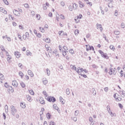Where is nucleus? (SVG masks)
Instances as JSON below:
<instances>
[{
  "label": "nucleus",
  "instance_id": "nucleus-22",
  "mask_svg": "<svg viewBox=\"0 0 125 125\" xmlns=\"http://www.w3.org/2000/svg\"><path fill=\"white\" fill-rule=\"evenodd\" d=\"M114 34L116 35H120L121 34V32L118 30H115L114 31Z\"/></svg>",
  "mask_w": 125,
  "mask_h": 125
},
{
  "label": "nucleus",
  "instance_id": "nucleus-6",
  "mask_svg": "<svg viewBox=\"0 0 125 125\" xmlns=\"http://www.w3.org/2000/svg\"><path fill=\"white\" fill-rule=\"evenodd\" d=\"M13 13L14 15H16V16H18V17L20 16V13L17 10H15V9L14 10Z\"/></svg>",
  "mask_w": 125,
  "mask_h": 125
},
{
  "label": "nucleus",
  "instance_id": "nucleus-4",
  "mask_svg": "<svg viewBox=\"0 0 125 125\" xmlns=\"http://www.w3.org/2000/svg\"><path fill=\"white\" fill-rule=\"evenodd\" d=\"M86 51H88L89 50H93V51H94V47L93 46H90L89 45H86Z\"/></svg>",
  "mask_w": 125,
  "mask_h": 125
},
{
  "label": "nucleus",
  "instance_id": "nucleus-58",
  "mask_svg": "<svg viewBox=\"0 0 125 125\" xmlns=\"http://www.w3.org/2000/svg\"><path fill=\"white\" fill-rule=\"evenodd\" d=\"M61 5L62 6H65V2H64V1H61Z\"/></svg>",
  "mask_w": 125,
  "mask_h": 125
},
{
  "label": "nucleus",
  "instance_id": "nucleus-60",
  "mask_svg": "<svg viewBox=\"0 0 125 125\" xmlns=\"http://www.w3.org/2000/svg\"><path fill=\"white\" fill-rule=\"evenodd\" d=\"M69 53H71V54H73L74 53V50L72 49H70L69 50Z\"/></svg>",
  "mask_w": 125,
  "mask_h": 125
},
{
  "label": "nucleus",
  "instance_id": "nucleus-1",
  "mask_svg": "<svg viewBox=\"0 0 125 125\" xmlns=\"http://www.w3.org/2000/svg\"><path fill=\"white\" fill-rule=\"evenodd\" d=\"M10 109L11 113L12 116H15V113L17 112V109H16V108H15V106H14V105H11Z\"/></svg>",
  "mask_w": 125,
  "mask_h": 125
},
{
  "label": "nucleus",
  "instance_id": "nucleus-40",
  "mask_svg": "<svg viewBox=\"0 0 125 125\" xmlns=\"http://www.w3.org/2000/svg\"><path fill=\"white\" fill-rule=\"evenodd\" d=\"M4 86L5 87H6V88H8L9 87V85H8V84L7 83V82H6L4 83Z\"/></svg>",
  "mask_w": 125,
  "mask_h": 125
},
{
  "label": "nucleus",
  "instance_id": "nucleus-48",
  "mask_svg": "<svg viewBox=\"0 0 125 125\" xmlns=\"http://www.w3.org/2000/svg\"><path fill=\"white\" fill-rule=\"evenodd\" d=\"M63 33H64V32L63 31H59V35L60 36H63Z\"/></svg>",
  "mask_w": 125,
  "mask_h": 125
},
{
  "label": "nucleus",
  "instance_id": "nucleus-14",
  "mask_svg": "<svg viewBox=\"0 0 125 125\" xmlns=\"http://www.w3.org/2000/svg\"><path fill=\"white\" fill-rule=\"evenodd\" d=\"M20 85L22 88H25V87H26V84H25L23 82H20Z\"/></svg>",
  "mask_w": 125,
  "mask_h": 125
},
{
  "label": "nucleus",
  "instance_id": "nucleus-26",
  "mask_svg": "<svg viewBox=\"0 0 125 125\" xmlns=\"http://www.w3.org/2000/svg\"><path fill=\"white\" fill-rule=\"evenodd\" d=\"M66 93L67 95H70V89L67 88L66 89Z\"/></svg>",
  "mask_w": 125,
  "mask_h": 125
},
{
  "label": "nucleus",
  "instance_id": "nucleus-46",
  "mask_svg": "<svg viewBox=\"0 0 125 125\" xmlns=\"http://www.w3.org/2000/svg\"><path fill=\"white\" fill-rule=\"evenodd\" d=\"M3 2L5 3V4L8 5V1H7V0H3Z\"/></svg>",
  "mask_w": 125,
  "mask_h": 125
},
{
  "label": "nucleus",
  "instance_id": "nucleus-33",
  "mask_svg": "<svg viewBox=\"0 0 125 125\" xmlns=\"http://www.w3.org/2000/svg\"><path fill=\"white\" fill-rule=\"evenodd\" d=\"M122 97H125V94L124 91H120Z\"/></svg>",
  "mask_w": 125,
  "mask_h": 125
},
{
  "label": "nucleus",
  "instance_id": "nucleus-17",
  "mask_svg": "<svg viewBox=\"0 0 125 125\" xmlns=\"http://www.w3.org/2000/svg\"><path fill=\"white\" fill-rule=\"evenodd\" d=\"M79 33H80V30H79V29H76L74 31L75 36H78L79 35Z\"/></svg>",
  "mask_w": 125,
  "mask_h": 125
},
{
  "label": "nucleus",
  "instance_id": "nucleus-56",
  "mask_svg": "<svg viewBox=\"0 0 125 125\" xmlns=\"http://www.w3.org/2000/svg\"><path fill=\"white\" fill-rule=\"evenodd\" d=\"M18 38L20 40V41H23V40L22 39V36H21V35L19 34Z\"/></svg>",
  "mask_w": 125,
  "mask_h": 125
},
{
  "label": "nucleus",
  "instance_id": "nucleus-18",
  "mask_svg": "<svg viewBox=\"0 0 125 125\" xmlns=\"http://www.w3.org/2000/svg\"><path fill=\"white\" fill-rule=\"evenodd\" d=\"M19 76H20V77H21V79H23V77H24V74L23 73V72L21 71L19 72Z\"/></svg>",
  "mask_w": 125,
  "mask_h": 125
},
{
  "label": "nucleus",
  "instance_id": "nucleus-23",
  "mask_svg": "<svg viewBox=\"0 0 125 125\" xmlns=\"http://www.w3.org/2000/svg\"><path fill=\"white\" fill-rule=\"evenodd\" d=\"M0 79L1 81H2V80H4V76H3V74L0 73Z\"/></svg>",
  "mask_w": 125,
  "mask_h": 125
},
{
  "label": "nucleus",
  "instance_id": "nucleus-45",
  "mask_svg": "<svg viewBox=\"0 0 125 125\" xmlns=\"http://www.w3.org/2000/svg\"><path fill=\"white\" fill-rule=\"evenodd\" d=\"M0 48L2 50V51H5V49H4V46H3V45H1L0 46Z\"/></svg>",
  "mask_w": 125,
  "mask_h": 125
},
{
  "label": "nucleus",
  "instance_id": "nucleus-9",
  "mask_svg": "<svg viewBox=\"0 0 125 125\" xmlns=\"http://www.w3.org/2000/svg\"><path fill=\"white\" fill-rule=\"evenodd\" d=\"M39 102H40L41 104H42L43 105H44V104H45V102L44 101V100H43L42 97H40L39 99Z\"/></svg>",
  "mask_w": 125,
  "mask_h": 125
},
{
  "label": "nucleus",
  "instance_id": "nucleus-5",
  "mask_svg": "<svg viewBox=\"0 0 125 125\" xmlns=\"http://www.w3.org/2000/svg\"><path fill=\"white\" fill-rule=\"evenodd\" d=\"M97 29H100L101 32L103 31V28H102V25L101 24L97 23Z\"/></svg>",
  "mask_w": 125,
  "mask_h": 125
},
{
  "label": "nucleus",
  "instance_id": "nucleus-53",
  "mask_svg": "<svg viewBox=\"0 0 125 125\" xmlns=\"http://www.w3.org/2000/svg\"><path fill=\"white\" fill-rule=\"evenodd\" d=\"M92 67L95 69H97V68H98V66H96L95 64H93L92 65Z\"/></svg>",
  "mask_w": 125,
  "mask_h": 125
},
{
  "label": "nucleus",
  "instance_id": "nucleus-16",
  "mask_svg": "<svg viewBox=\"0 0 125 125\" xmlns=\"http://www.w3.org/2000/svg\"><path fill=\"white\" fill-rule=\"evenodd\" d=\"M26 55L27 56H32V53L30 51L27 50L26 51Z\"/></svg>",
  "mask_w": 125,
  "mask_h": 125
},
{
  "label": "nucleus",
  "instance_id": "nucleus-31",
  "mask_svg": "<svg viewBox=\"0 0 125 125\" xmlns=\"http://www.w3.org/2000/svg\"><path fill=\"white\" fill-rule=\"evenodd\" d=\"M39 30L40 32H42V33H44V29L42 27H39Z\"/></svg>",
  "mask_w": 125,
  "mask_h": 125
},
{
  "label": "nucleus",
  "instance_id": "nucleus-50",
  "mask_svg": "<svg viewBox=\"0 0 125 125\" xmlns=\"http://www.w3.org/2000/svg\"><path fill=\"white\" fill-rule=\"evenodd\" d=\"M79 75H81V76L82 77H83V78H87V76L85 74H82V73H81V74H79Z\"/></svg>",
  "mask_w": 125,
  "mask_h": 125
},
{
  "label": "nucleus",
  "instance_id": "nucleus-21",
  "mask_svg": "<svg viewBox=\"0 0 125 125\" xmlns=\"http://www.w3.org/2000/svg\"><path fill=\"white\" fill-rule=\"evenodd\" d=\"M46 74L47 76H50V70H49V69L47 68L46 69Z\"/></svg>",
  "mask_w": 125,
  "mask_h": 125
},
{
  "label": "nucleus",
  "instance_id": "nucleus-63",
  "mask_svg": "<svg viewBox=\"0 0 125 125\" xmlns=\"http://www.w3.org/2000/svg\"><path fill=\"white\" fill-rule=\"evenodd\" d=\"M60 18L61 19H65V17L63 15H60Z\"/></svg>",
  "mask_w": 125,
  "mask_h": 125
},
{
  "label": "nucleus",
  "instance_id": "nucleus-2",
  "mask_svg": "<svg viewBox=\"0 0 125 125\" xmlns=\"http://www.w3.org/2000/svg\"><path fill=\"white\" fill-rule=\"evenodd\" d=\"M99 52L101 54L102 57L105 59H109V57H108L107 53L103 52V51L101 50H99Z\"/></svg>",
  "mask_w": 125,
  "mask_h": 125
},
{
  "label": "nucleus",
  "instance_id": "nucleus-11",
  "mask_svg": "<svg viewBox=\"0 0 125 125\" xmlns=\"http://www.w3.org/2000/svg\"><path fill=\"white\" fill-rule=\"evenodd\" d=\"M27 72L28 75H29V76H30L31 78H33V77H34V73H33V72H32L31 70H28Z\"/></svg>",
  "mask_w": 125,
  "mask_h": 125
},
{
  "label": "nucleus",
  "instance_id": "nucleus-47",
  "mask_svg": "<svg viewBox=\"0 0 125 125\" xmlns=\"http://www.w3.org/2000/svg\"><path fill=\"white\" fill-rule=\"evenodd\" d=\"M36 18H37L38 20H40V19H41V16L40 15V14L36 15Z\"/></svg>",
  "mask_w": 125,
  "mask_h": 125
},
{
  "label": "nucleus",
  "instance_id": "nucleus-54",
  "mask_svg": "<svg viewBox=\"0 0 125 125\" xmlns=\"http://www.w3.org/2000/svg\"><path fill=\"white\" fill-rule=\"evenodd\" d=\"M19 28H20L21 30H24V27L21 25H19Z\"/></svg>",
  "mask_w": 125,
  "mask_h": 125
},
{
  "label": "nucleus",
  "instance_id": "nucleus-57",
  "mask_svg": "<svg viewBox=\"0 0 125 125\" xmlns=\"http://www.w3.org/2000/svg\"><path fill=\"white\" fill-rule=\"evenodd\" d=\"M44 96H45V99H46V100H47L48 99L49 97L48 96V94L45 95Z\"/></svg>",
  "mask_w": 125,
  "mask_h": 125
},
{
  "label": "nucleus",
  "instance_id": "nucleus-8",
  "mask_svg": "<svg viewBox=\"0 0 125 125\" xmlns=\"http://www.w3.org/2000/svg\"><path fill=\"white\" fill-rule=\"evenodd\" d=\"M0 12H2V13H4V14H7V12L6 11V10H5L2 7L0 8Z\"/></svg>",
  "mask_w": 125,
  "mask_h": 125
},
{
  "label": "nucleus",
  "instance_id": "nucleus-51",
  "mask_svg": "<svg viewBox=\"0 0 125 125\" xmlns=\"http://www.w3.org/2000/svg\"><path fill=\"white\" fill-rule=\"evenodd\" d=\"M121 28H122L123 29H124V28H125V23L122 22V23H121Z\"/></svg>",
  "mask_w": 125,
  "mask_h": 125
},
{
  "label": "nucleus",
  "instance_id": "nucleus-55",
  "mask_svg": "<svg viewBox=\"0 0 125 125\" xmlns=\"http://www.w3.org/2000/svg\"><path fill=\"white\" fill-rule=\"evenodd\" d=\"M24 35H25L28 39H29V38L30 37V36H29V33L27 32H26L25 33V34Z\"/></svg>",
  "mask_w": 125,
  "mask_h": 125
},
{
  "label": "nucleus",
  "instance_id": "nucleus-12",
  "mask_svg": "<svg viewBox=\"0 0 125 125\" xmlns=\"http://www.w3.org/2000/svg\"><path fill=\"white\" fill-rule=\"evenodd\" d=\"M109 70L110 71L108 72V74L110 75V76H112V75L114 74L113 69L111 67H109Z\"/></svg>",
  "mask_w": 125,
  "mask_h": 125
},
{
  "label": "nucleus",
  "instance_id": "nucleus-52",
  "mask_svg": "<svg viewBox=\"0 0 125 125\" xmlns=\"http://www.w3.org/2000/svg\"><path fill=\"white\" fill-rule=\"evenodd\" d=\"M116 73H117V69L114 68L113 69V75H116Z\"/></svg>",
  "mask_w": 125,
  "mask_h": 125
},
{
  "label": "nucleus",
  "instance_id": "nucleus-20",
  "mask_svg": "<svg viewBox=\"0 0 125 125\" xmlns=\"http://www.w3.org/2000/svg\"><path fill=\"white\" fill-rule=\"evenodd\" d=\"M103 37L105 41H106V42H109V40L106 39V35H105V34H103Z\"/></svg>",
  "mask_w": 125,
  "mask_h": 125
},
{
  "label": "nucleus",
  "instance_id": "nucleus-49",
  "mask_svg": "<svg viewBox=\"0 0 125 125\" xmlns=\"http://www.w3.org/2000/svg\"><path fill=\"white\" fill-rule=\"evenodd\" d=\"M22 38L23 39V40L25 41L27 39H29L26 36H25V35H23L22 36Z\"/></svg>",
  "mask_w": 125,
  "mask_h": 125
},
{
  "label": "nucleus",
  "instance_id": "nucleus-59",
  "mask_svg": "<svg viewBox=\"0 0 125 125\" xmlns=\"http://www.w3.org/2000/svg\"><path fill=\"white\" fill-rule=\"evenodd\" d=\"M24 7H26V8H29V4L28 3H25L24 4Z\"/></svg>",
  "mask_w": 125,
  "mask_h": 125
},
{
  "label": "nucleus",
  "instance_id": "nucleus-3",
  "mask_svg": "<svg viewBox=\"0 0 125 125\" xmlns=\"http://www.w3.org/2000/svg\"><path fill=\"white\" fill-rule=\"evenodd\" d=\"M48 102H55L56 101V99L54 97H49L48 100H47Z\"/></svg>",
  "mask_w": 125,
  "mask_h": 125
},
{
  "label": "nucleus",
  "instance_id": "nucleus-35",
  "mask_svg": "<svg viewBox=\"0 0 125 125\" xmlns=\"http://www.w3.org/2000/svg\"><path fill=\"white\" fill-rule=\"evenodd\" d=\"M67 52H68L66 51H62L63 56H64V57L66 56V55H67Z\"/></svg>",
  "mask_w": 125,
  "mask_h": 125
},
{
  "label": "nucleus",
  "instance_id": "nucleus-34",
  "mask_svg": "<svg viewBox=\"0 0 125 125\" xmlns=\"http://www.w3.org/2000/svg\"><path fill=\"white\" fill-rule=\"evenodd\" d=\"M42 83L44 85L46 84V83H48L47 79H45V80H43Z\"/></svg>",
  "mask_w": 125,
  "mask_h": 125
},
{
  "label": "nucleus",
  "instance_id": "nucleus-7",
  "mask_svg": "<svg viewBox=\"0 0 125 125\" xmlns=\"http://www.w3.org/2000/svg\"><path fill=\"white\" fill-rule=\"evenodd\" d=\"M12 85H13L14 87H17V86H18V83H17L16 80H13L12 81Z\"/></svg>",
  "mask_w": 125,
  "mask_h": 125
},
{
  "label": "nucleus",
  "instance_id": "nucleus-38",
  "mask_svg": "<svg viewBox=\"0 0 125 125\" xmlns=\"http://www.w3.org/2000/svg\"><path fill=\"white\" fill-rule=\"evenodd\" d=\"M80 70H81V67H79L77 68V73H78V74H79V75H81V71H80Z\"/></svg>",
  "mask_w": 125,
  "mask_h": 125
},
{
  "label": "nucleus",
  "instance_id": "nucleus-64",
  "mask_svg": "<svg viewBox=\"0 0 125 125\" xmlns=\"http://www.w3.org/2000/svg\"><path fill=\"white\" fill-rule=\"evenodd\" d=\"M118 10H115V14H114V15L115 16H118Z\"/></svg>",
  "mask_w": 125,
  "mask_h": 125
},
{
  "label": "nucleus",
  "instance_id": "nucleus-61",
  "mask_svg": "<svg viewBox=\"0 0 125 125\" xmlns=\"http://www.w3.org/2000/svg\"><path fill=\"white\" fill-rule=\"evenodd\" d=\"M69 10H70V11H72L73 10V7L71 5H70L68 7Z\"/></svg>",
  "mask_w": 125,
  "mask_h": 125
},
{
  "label": "nucleus",
  "instance_id": "nucleus-39",
  "mask_svg": "<svg viewBox=\"0 0 125 125\" xmlns=\"http://www.w3.org/2000/svg\"><path fill=\"white\" fill-rule=\"evenodd\" d=\"M109 48L110 49H112V50H115V47H114V45H110V46H109Z\"/></svg>",
  "mask_w": 125,
  "mask_h": 125
},
{
  "label": "nucleus",
  "instance_id": "nucleus-19",
  "mask_svg": "<svg viewBox=\"0 0 125 125\" xmlns=\"http://www.w3.org/2000/svg\"><path fill=\"white\" fill-rule=\"evenodd\" d=\"M5 112L6 113H8V105H6L5 106Z\"/></svg>",
  "mask_w": 125,
  "mask_h": 125
},
{
  "label": "nucleus",
  "instance_id": "nucleus-32",
  "mask_svg": "<svg viewBox=\"0 0 125 125\" xmlns=\"http://www.w3.org/2000/svg\"><path fill=\"white\" fill-rule=\"evenodd\" d=\"M72 66L74 70L77 72V71H78V68H77V67L75 65H71V67H72Z\"/></svg>",
  "mask_w": 125,
  "mask_h": 125
},
{
  "label": "nucleus",
  "instance_id": "nucleus-15",
  "mask_svg": "<svg viewBox=\"0 0 125 125\" xmlns=\"http://www.w3.org/2000/svg\"><path fill=\"white\" fill-rule=\"evenodd\" d=\"M43 41H44V42H47V43H49V42H50V39L49 38H47L46 39H43Z\"/></svg>",
  "mask_w": 125,
  "mask_h": 125
},
{
  "label": "nucleus",
  "instance_id": "nucleus-41",
  "mask_svg": "<svg viewBox=\"0 0 125 125\" xmlns=\"http://www.w3.org/2000/svg\"><path fill=\"white\" fill-rule=\"evenodd\" d=\"M115 100L117 101H121V100H122V98H120V97H118L116 98H115Z\"/></svg>",
  "mask_w": 125,
  "mask_h": 125
},
{
  "label": "nucleus",
  "instance_id": "nucleus-25",
  "mask_svg": "<svg viewBox=\"0 0 125 125\" xmlns=\"http://www.w3.org/2000/svg\"><path fill=\"white\" fill-rule=\"evenodd\" d=\"M46 117H47V118L48 119V120H49V119H50V118L51 117V115H50V113H47L46 114Z\"/></svg>",
  "mask_w": 125,
  "mask_h": 125
},
{
  "label": "nucleus",
  "instance_id": "nucleus-30",
  "mask_svg": "<svg viewBox=\"0 0 125 125\" xmlns=\"http://www.w3.org/2000/svg\"><path fill=\"white\" fill-rule=\"evenodd\" d=\"M53 107L55 109V110H58L59 108L58 107V106H57V105L56 104H54L53 105Z\"/></svg>",
  "mask_w": 125,
  "mask_h": 125
},
{
  "label": "nucleus",
  "instance_id": "nucleus-27",
  "mask_svg": "<svg viewBox=\"0 0 125 125\" xmlns=\"http://www.w3.org/2000/svg\"><path fill=\"white\" fill-rule=\"evenodd\" d=\"M79 113H80V112L78 110H76L74 113V116L77 117L79 115Z\"/></svg>",
  "mask_w": 125,
  "mask_h": 125
},
{
  "label": "nucleus",
  "instance_id": "nucleus-10",
  "mask_svg": "<svg viewBox=\"0 0 125 125\" xmlns=\"http://www.w3.org/2000/svg\"><path fill=\"white\" fill-rule=\"evenodd\" d=\"M14 54L17 58H19L20 57V55H21L20 53L17 51L15 52Z\"/></svg>",
  "mask_w": 125,
  "mask_h": 125
},
{
  "label": "nucleus",
  "instance_id": "nucleus-62",
  "mask_svg": "<svg viewBox=\"0 0 125 125\" xmlns=\"http://www.w3.org/2000/svg\"><path fill=\"white\" fill-rule=\"evenodd\" d=\"M37 35V37H38V38H42V35L41 34H40V33H38V34H36Z\"/></svg>",
  "mask_w": 125,
  "mask_h": 125
},
{
  "label": "nucleus",
  "instance_id": "nucleus-28",
  "mask_svg": "<svg viewBox=\"0 0 125 125\" xmlns=\"http://www.w3.org/2000/svg\"><path fill=\"white\" fill-rule=\"evenodd\" d=\"M109 114H110L111 117H116V113H113V112H112V111H110Z\"/></svg>",
  "mask_w": 125,
  "mask_h": 125
},
{
  "label": "nucleus",
  "instance_id": "nucleus-29",
  "mask_svg": "<svg viewBox=\"0 0 125 125\" xmlns=\"http://www.w3.org/2000/svg\"><path fill=\"white\" fill-rule=\"evenodd\" d=\"M73 8L74 9L76 10L78 8V5L76 3L73 4Z\"/></svg>",
  "mask_w": 125,
  "mask_h": 125
},
{
  "label": "nucleus",
  "instance_id": "nucleus-37",
  "mask_svg": "<svg viewBox=\"0 0 125 125\" xmlns=\"http://www.w3.org/2000/svg\"><path fill=\"white\" fill-rule=\"evenodd\" d=\"M29 92L30 93V94H31V95H34V94H35V92H34V91L32 89L29 90Z\"/></svg>",
  "mask_w": 125,
  "mask_h": 125
},
{
  "label": "nucleus",
  "instance_id": "nucleus-43",
  "mask_svg": "<svg viewBox=\"0 0 125 125\" xmlns=\"http://www.w3.org/2000/svg\"><path fill=\"white\" fill-rule=\"evenodd\" d=\"M21 107L22 108H26V106L25 105V104H24V103H21Z\"/></svg>",
  "mask_w": 125,
  "mask_h": 125
},
{
  "label": "nucleus",
  "instance_id": "nucleus-36",
  "mask_svg": "<svg viewBox=\"0 0 125 125\" xmlns=\"http://www.w3.org/2000/svg\"><path fill=\"white\" fill-rule=\"evenodd\" d=\"M46 50L48 52L51 53V48L50 47H49L48 48H47Z\"/></svg>",
  "mask_w": 125,
  "mask_h": 125
},
{
  "label": "nucleus",
  "instance_id": "nucleus-42",
  "mask_svg": "<svg viewBox=\"0 0 125 125\" xmlns=\"http://www.w3.org/2000/svg\"><path fill=\"white\" fill-rule=\"evenodd\" d=\"M63 49H64V51H67L68 52V47L66 46H63Z\"/></svg>",
  "mask_w": 125,
  "mask_h": 125
},
{
  "label": "nucleus",
  "instance_id": "nucleus-24",
  "mask_svg": "<svg viewBox=\"0 0 125 125\" xmlns=\"http://www.w3.org/2000/svg\"><path fill=\"white\" fill-rule=\"evenodd\" d=\"M60 101L61 103H62V104H64V103L63 102V101H64V99H63V98H62V97H60Z\"/></svg>",
  "mask_w": 125,
  "mask_h": 125
},
{
  "label": "nucleus",
  "instance_id": "nucleus-13",
  "mask_svg": "<svg viewBox=\"0 0 125 125\" xmlns=\"http://www.w3.org/2000/svg\"><path fill=\"white\" fill-rule=\"evenodd\" d=\"M78 2L80 4V7L82 8V7H84V4H83V3L82 1H79Z\"/></svg>",
  "mask_w": 125,
  "mask_h": 125
},
{
  "label": "nucleus",
  "instance_id": "nucleus-44",
  "mask_svg": "<svg viewBox=\"0 0 125 125\" xmlns=\"http://www.w3.org/2000/svg\"><path fill=\"white\" fill-rule=\"evenodd\" d=\"M6 39H7L8 42H11V39L9 37H7V35H5Z\"/></svg>",
  "mask_w": 125,
  "mask_h": 125
}]
</instances>
